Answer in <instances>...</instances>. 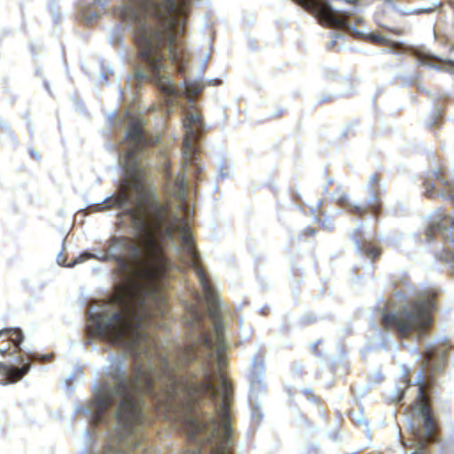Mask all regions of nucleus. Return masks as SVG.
Returning <instances> with one entry per match:
<instances>
[{"label":"nucleus","mask_w":454,"mask_h":454,"mask_svg":"<svg viewBox=\"0 0 454 454\" xmlns=\"http://www.w3.org/2000/svg\"><path fill=\"white\" fill-rule=\"evenodd\" d=\"M153 139L140 121L125 132L118 149L123 184L106 202L121 210L137 240L114 237L106 252H84L68 264L116 261V293L90 307L87 344L98 337L134 360L129 376L124 356L112 357L93 399L76 410L95 427H145L151 419L145 395L157 416L183 427H231L222 304L185 219L144 184L143 147Z\"/></svg>","instance_id":"obj_1"},{"label":"nucleus","mask_w":454,"mask_h":454,"mask_svg":"<svg viewBox=\"0 0 454 454\" xmlns=\"http://www.w3.org/2000/svg\"><path fill=\"white\" fill-rule=\"evenodd\" d=\"M448 354L447 343L427 344L422 362L423 370L418 374L413 386L415 400L411 405L412 416L409 439L412 454H424L426 444L437 439L435 422L427 403L425 389L434 383L432 373L438 372L443 367Z\"/></svg>","instance_id":"obj_2"},{"label":"nucleus","mask_w":454,"mask_h":454,"mask_svg":"<svg viewBox=\"0 0 454 454\" xmlns=\"http://www.w3.org/2000/svg\"><path fill=\"white\" fill-rule=\"evenodd\" d=\"M434 306V295L422 293L403 306L388 302L383 308H379V314L386 330H395L403 338H421L431 325L430 315Z\"/></svg>","instance_id":"obj_3"},{"label":"nucleus","mask_w":454,"mask_h":454,"mask_svg":"<svg viewBox=\"0 0 454 454\" xmlns=\"http://www.w3.org/2000/svg\"><path fill=\"white\" fill-rule=\"evenodd\" d=\"M185 136L182 148V169L183 173L172 177L168 172V165L164 162L166 176L168 180L169 192L178 200V207L185 217L189 215V208L186 204L187 182L186 176L194 173L198 176L202 167L198 162L199 139L203 130V121L197 112H187L183 120Z\"/></svg>","instance_id":"obj_4"},{"label":"nucleus","mask_w":454,"mask_h":454,"mask_svg":"<svg viewBox=\"0 0 454 454\" xmlns=\"http://www.w3.org/2000/svg\"><path fill=\"white\" fill-rule=\"evenodd\" d=\"M305 10L312 12L325 26L348 31L356 36L362 33L348 20L355 11L342 6L343 0H294Z\"/></svg>","instance_id":"obj_5"},{"label":"nucleus","mask_w":454,"mask_h":454,"mask_svg":"<svg viewBox=\"0 0 454 454\" xmlns=\"http://www.w3.org/2000/svg\"><path fill=\"white\" fill-rule=\"evenodd\" d=\"M425 195L429 198H449L454 203V169H432L425 180Z\"/></svg>","instance_id":"obj_6"},{"label":"nucleus","mask_w":454,"mask_h":454,"mask_svg":"<svg viewBox=\"0 0 454 454\" xmlns=\"http://www.w3.org/2000/svg\"><path fill=\"white\" fill-rule=\"evenodd\" d=\"M49 358L50 356L29 354L27 356H24L23 355L16 356L14 361L18 365H7L0 363V384L6 385L20 380L30 370V360L38 359L46 361Z\"/></svg>","instance_id":"obj_7"},{"label":"nucleus","mask_w":454,"mask_h":454,"mask_svg":"<svg viewBox=\"0 0 454 454\" xmlns=\"http://www.w3.org/2000/svg\"><path fill=\"white\" fill-rule=\"evenodd\" d=\"M262 369V361H259L257 359L252 360V372L249 377V402L251 406V416L254 419H260L262 416L260 410V403L257 402L259 395L264 390Z\"/></svg>","instance_id":"obj_8"},{"label":"nucleus","mask_w":454,"mask_h":454,"mask_svg":"<svg viewBox=\"0 0 454 454\" xmlns=\"http://www.w3.org/2000/svg\"><path fill=\"white\" fill-rule=\"evenodd\" d=\"M439 233L449 242L454 243V218L448 216L442 209H438L430 216L427 238L428 240L432 236Z\"/></svg>","instance_id":"obj_9"},{"label":"nucleus","mask_w":454,"mask_h":454,"mask_svg":"<svg viewBox=\"0 0 454 454\" xmlns=\"http://www.w3.org/2000/svg\"><path fill=\"white\" fill-rule=\"evenodd\" d=\"M369 186H370V189L372 190V194L368 198L366 207L360 206L357 204H354V205L347 204V200H348L347 196H340L338 199V201L340 204L345 205L346 207H351L352 212L358 215L364 214L368 209H371L372 211L377 213L380 207H379V205H377V200H378L377 199V192L374 191L375 187L378 186V179H377L376 176H372L371 177L370 182H369Z\"/></svg>","instance_id":"obj_10"},{"label":"nucleus","mask_w":454,"mask_h":454,"mask_svg":"<svg viewBox=\"0 0 454 454\" xmlns=\"http://www.w3.org/2000/svg\"><path fill=\"white\" fill-rule=\"evenodd\" d=\"M7 337L8 340L20 350V344L23 340L22 332L19 328H5L0 331V337Z\"/></svg>","instance_id":"obj_11"},{"label":"nucleus","mask_w":454,"mask_h":454,"mask_svg":"<svg viewBox=\"0 0 454 454\" xmlns=\"http://www.w3.org/2000/svg\"><path fill=\"white\" fill-rule=\"evenodd\" d=\"M416 56L419 65H426L431 67H437L435 63L442 62V59L430 52L419 51Z\"/></svg>","instance_id":"obj_12"},{"label":"nucleus","mask_w":454,"mask_h":454,"mask_svg":"<svg viewBox=\"0 0 454 454\" xmlns=\"http://www.w3.org/2000/svg\"><path fill=\"white\" fill-rule=\"evenodd\" d=\"M354 239L356 247L359 253H362L372 259H375L380 255V250L377 247H371L369 244H360V239H362L361 236L359 239L357 236H356Z\"/></svg>","instance_id":"obj_13"},{"label":"nucleus","mask_w":454,"mask_h":454,"mask_svg":"<svg viewBox=\"0 0 454 454\" xmlns=\"http://www.w3.org/2000/svg\"><path fill=\"white\" fill-rule=\"evenodd\" d=\"M366 39L378 44H383L387 46H392L394 43L389 40L386 35L380 33H370L366 35Z\"/></svg>","instance_id":"obj_14"},{"label":"nucleus","mask_w":454,"mask_h":454,"mask_svg":"<svg viewBox=\"0 0 454 454\" xmlns=\"http://www.w3.org/2000/svg\"><path fill=\"white\" fill-rule=\"evenodd\" d=\"M411 387V381L405 379L400 385L396 387L395 393L396 395L393 398V400L396 403H399L403 400L406 390H410Z\"/></svg>","instance_id":"obj_15"},{"label":"nucleus","mask_w":454,"mask_h":454,"mask_svg":"<svg viewBox=\"0 0 454 454\" xmlns=\"http://www.w3.org/2000/svg\"><path fill=\"white\" fill-rule=\"evenodd\" d=\"M441 259L447 262L454 273V248L448 247L442 254Z\"/></svg>","instance_id":"obj_16"},{"label":"nucleus","mask_w":454,"mask_h":454,"mask_svg":"<svg viewBox=\"0 0 454 454\" xmlns=\"http://www.w3.org/2000/svg\"><path fill=\"white\" fill-rule=\"evenodd\" d=\"M351 415V418H352V420L354 421V423L356 425H364V414L362 413V411H352L350 413Z\"/></svg>","instance_id":"obj_17"},{"label":"nucleus","mask_w":454,"mask_h":454,"mask_svg":"<svg viewBox=\"0 0 454 454\" xmlns=\"http://www.w3.org/2000/svg\"><path fill=\"white\" fill-rule=\"evenodd\" d=\"M110 41L112 43H118L121 42V36L119 34L117 33H114L111 37H110Z\"/></svg>","instance_id":"obj_18"},{"label":"nucleus","mask_w":454,"mask_h":454,"mask_svg":"<svg viewBox=\"0 0 454 454\" xmlns=\"http://www.w3.org/2000/svg\"><path fill=\"white\" fill-rule=\"evenodd\" d=\"M222 83V81L220 79H211L207 81V84L211 86H217Z\"/></svg>","instance_id":"obj_19"},{"label":"nucleus","mask_w":454,"mask_h":454,"mask_svg":"<svg viewBox=\"0 0 454 454\" xmlns=\"http://www.w3.org/2000/svg\"><path fill=\"white\" fill-rule=\"evenodd\" d=\"M319 224H322L325 229L330 230L333 228V223L330 221L319 222Z\"/></svg>","instance_id":"obj_20"},{"label":"nucleus","mask_w":454,"mask_h":454,"mask_svg":"<svg viewBox=\"0 0 454 454\" xmlns=\"http://www.w3.org/2000/svg\"><path fill=\"white\" fill-rule=\"evenodd\" d=\"M95 17L97 18L98 17V14H95ZM85 19V21L87 23L90 22L93 19H94V16L93 15H90V17H86L84 18Z\"/></svg>","instance_id":"obj_21"},{"label":"nucleus","mask_w":454,"mask_h":454,"mask_svg":"<svg viewBox=\"0 0 454 454\" xmlns=\"http://www.w3.org/2000/svg\"><path fill=\"white\" fill-rule=\"evenodd\" d=\"M57 260H58V263L62 265L63 264V260H62V255L61 254H59L58 257H57Z\"/></svg>","instance_id":"obj_22"},{"label":"nucleus","mask_w":454,"mask_h":454,"mask_svg":"<svg viewBox=\"0 0 454 454\" xmlns=\"http://www.w3.org/2000/svg\"><path fill=\"white\" fill-rule=\"evenodd\" d=\"M440 115H441L440 111H439L438 109H435V110H434V116H435V119L440 118Z\"/></svg>","instance_id":"obj_23"},{"label":"nucleus","mask_w":454,"mask_h":454,"mask_svg":"<svg viewBox=\"0 0 454 454\" xmlns=\"http://www.w3.org/2000/svg\"><path fill=\"white\" fill-rule=\"evenodd\" d=\"M317 345H318V342H313V343L311 344V348H316L317 347Z\"/></svg>","instance_id":"obj_24"},{"label":"nucleus","mask_w":454,"mask_h":454,"mask_svg":"<svg viewBox=\"0 0 454 454\" xmlns=\"http://www.w3.org/2000/svg\"><path fill=\"white\" fill-rule=\"evenodd\" d=\"M35 158H38L39 154L37 152H31Z\"/></svg>","instance_id":"obj_25"},{"label":"nucleus","mask_w":454,"mask_h":454,"mask_svg":"<svg viewBox=\"0 0 454 454\" xmlns=\"http://www.w3.org/2000/svg\"><path fill=\"white\" fill-rule=\"evenodd\" d=\"M308 232L310 233V234H313V233H315V231L313 229H309Z\"/></svg>","instance_id":"obj_26"},{"label":"nucleus","mask_w":454,"mask_h":454,"mask_svg":"<svg viewBox=\"0 0 454 454\" xmlns=\"http://www.w3.org/2000/svg\"><path fill=\"white\" fill-rule=\"evenodd\" d=\"M362 20H363V19H362V18H359V17H358V18H356V22H361Z\"/></svg>","instance_id":"obj_27"},{"label":"nucleus","mask_w":454,"mask_h":454,"mask_svg":"<svg viewBox=\"0 0 454 454\" xmlns=\"http://www.w3.org/2000/svg\"><path fill=\"white\" fill-rule=\"evenodd\" d=\"M4 352V349L0 348V353Z\"/></svg>","instance_id":"obj_28"},{"label":"nucleus","mask_w":454,"mask_h":454,"mask_svg":"<svg viewBox=\"0 0 454 454\" xmlns=\"http://www.w3.org/2000/svg\"><path fill=\"white\" fill-rule=\"evenodd\" d=\"M450 63H452L454 65V61H450Z\"/></svg>","instance_id":"obj_29"}]
</instances>
